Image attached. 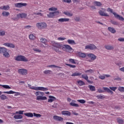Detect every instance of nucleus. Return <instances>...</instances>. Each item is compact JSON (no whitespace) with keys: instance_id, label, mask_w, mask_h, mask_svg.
Returning a JSON list of instances; mask_svg holds the SVG:
<instances>
[{"instance_id":"nucleus-31","label":"nucleus","mask_w":124,"mask_h":124,"mask_svg":"<svg viewBox=\"0 0 124 124\" xmlns=\"http://www.w3.org/2000/svg\"><path fill=\"white\" fill-rule=\"evenodd\" d=\"M93 3L94 5H96V6H101V5H102L101 2L99 1H94Z\"/></svg>"},{"instance_id":"nucleus-58","label":"nucleus","mask_w":124,"mask_h":124,"mask_svg":"<svg viewBox=\"0 0 124 124\" xmlns=\"http://www.w3.org/2000/svg\"><path fill=\"white\" fill-rule=\"evenodd\" d=\"M99 79H101V80H104L105 79V76L104 75H100L99 76Z\"/></svg>"},{"instance_id":"nucleus-35","label":"nucleus","mask_w":124,"mask_h":124,"mask_svg":"<svg viewBox=\"0 0 124 124\" xmlns=\"http://www.w3.org/2000/svg\"><path fill=\"white\" fill-rule=\"evenodd\" d=\"M46 67H51V68L54 67L55 68H62V67H60V66H57L56 65H49L47 66Z\"/></svg>"},{"instance_id":"nucleus-23","label":"nucleus","mask_w":124,"mask_h":124,"mask_svg":"<svg viewBox=\"0 0 124 124\" xmlns=\"http://www.w3.org/2000/svg\"><path fill=\"white\" fill-rule=\"evenodd\" d=\"M10 7L9 5L3 6L0 7V9L1 10H9Z\"/></svg>"},{"instance_id":"nucleus-8","label":"nucleus","mask_w":124,"mask_h":124,"mask_svg":"<svg viewBox=\"0 0 124 124\" xmlns=\"http://www.w3.org/2000/svg\"><path fill=\"white\" fill-rule=\"evenodd\" d=\"M3 93H7L8 94H13V93L15 94V96H18V95H21V93L19 92H16L12 90H11L8 92H3Z\"/></svg>"},{"instance_id":"nucleus-41","label":"nucleus","mask_w":124,"mask_h":124,"mask_svg":"<svg viewBox=\"0 0 124 124\" xmlns=\"http://www.w3.org/2000/svg\"><path fill=\"white\" fill-rule=\"evenodd\" d=\"M1 87H2V88H4V89H11V87H10L9 85H0Z\"/></svg>"},{"instance_id":"nucleus-30","label":"nucleus","mask_w":124,"mask_h":124,"mask_svg":"<svg viewBox=\"0 0 124 124\" xmlns=\"http://www.w3.org/2000/svg\"><path fill=\"white\" fill-rule=\"evenodd\" d=\"M63 14L66 16H68V17H72V16H73V14L70 13L69 12H64Z\"/></svg>"},{"instance_id":"nucleus-50","label":"nucleus","mask_w":124,"mask_h":124,"mask_svg":"<svg viewBox=\"0 0 124 124\" xmlns=\"http://www.w3.org/2000/svg\"><path fill=\"white\" fill-rule=\"evenodd\" d=\"M66 65H67V66H69V67H70L71 68H75V67H76V65H71L70 64H65Z\"/></svg>"},{"instance_id":"nucleus-26","label":"nucleus","mask_w":124,"mask_h":124,"mask_svg":"<svg viewBox=\"0 0 124 124\" xmlns=\"http://www.w3.org/2000/svg\"><path fill=\"white\" fill-rule=\"evenodd\" d=\"M25 116L28 117V118H32L33 117V113L31 112H28L24 113Z\"/></svg>"},{"instance_id":"nucleus-14","label":"nucleus","mask_w":124,"mask_h":124,"mask_svg":"<svg viewBox=\"0 0 124 124\" xmlns=\"http://www.w3.org/2000/svg\"><path fill=\"white\" fill-rule=\"evenodd\" d=\"M113 15L115 17V18H117V19H119V20H120V21H124V18L123 16H120V15L117 14L116 13H113Z\"/></svg>"},{"instance_id":"nucleus-17","label":"nucleus","mask_w":124,"mask_h":124,"mask_svg":"<svg viewBox=\"0 0 124 124\" xmlns=\"http://www.w3.org/2000/svg\"><path fill=\"white\" fill-rule=\"evenodd\" d=\"M53 119L55 121H58L59 122H62V121H63V118L61 117L60 116H58L57 115H54L53 116Z\"/></svg>"},{"instance_id":"nucleus-13","label":"nucleus","mask_w":124,"mask_h":124,"mask_svg":"<svg viewBox=\"0 0 124 124\" xmlns=\"http://www.w3.org/2000/svg\"><path fill=\"white\" fill-rule=\"evenodd\" d=\"M27 16V14L21 13V14H17L16 15V17L17 18V19H19V18H26Z\"/></svg>"},{"instance_id":"nucleus-29","label":"nucleus","mask_w":124,"mask_h":124,"mask_svg":"<svg viewBox=\"0 0 124 124\" xmlns=\"http://www.w3.org/2000/svg\"><path fill=\"white\" fill-rule=\"evenodd\" d=\"M59 22H68L69 21V18H60L58 19Z\"/></svg>"},{"instance_id":"nucleus-27","label":"nucleus","mask_w":124,"mask_h":124,"mask_svg":"<svg viewBox=\"0 0 124 124\" xmlns=\"http://www.w3.org/2000/svg\"><path fill=\"white\" fill-rule=\"evenodd\" d=\"M14 118L16 120H20L21 119H23V116L20 114L16 115L14 116Z\"/></svg>"},{"instance_id":"nucleus-1","label":"nucleus","mask_w":124,"mask_h":124,"mask_svg":"<svg viewBox=\"0 0 124 124\" xmlns=\"http://www.w3.org/2000/svg\"><path fill=\"white\" fill-rule=\"evenodd\" d=\"M35 94L36 96V100H47V97L43 96L45 95L44 92L37 91L35 92Z\"/></svg>"},{"instance_id":"nucleus-6","label":"nucleus","mask_w":124,"mask_h":124,"mask_svg":"<svg viewBox=\"0 0 124 124\" xmlns=\"http://www.w3.org/2000/svg\"><path fill=\"white\" fill-rule=\"evenodd\" d=\"M62 49L63 51H66L68 53H70L72 51V47L68 45H63Z\"/></svg>"},{"instance_id":"nucleus-12","label":"nucleus","mask_w":124,"mask_h":124,"mask_svg":"<svg viewBox=\"0 0 124 124\" xmlns=\"http://www.w3.org/2000/svg\"><path fill=\"white\" fill-rule=\"evenodd\" d=\"M4 46H6V47H9V48H15V45L12 43H5L3 44Z\"/></svg>"},{"instance_id":"nucleus-18","label":"nucleus","mask_w":124,"mask_h":124,"mask_svg":"<svg viewBox=\"0 0 124 124\" xmlns=\"http://www.w3.org/2000/svg\"><path fill=\"white\" fill-rule=\"evenodd\" d=\"M2 93H3V92H1V91H0V98L1 100H5L7 99V96H6V95H5V94H1Z\"/></svg>"},{"instance_id":"nucleus-20","label":"nucleus","mask_w":124,"mask_h":124,"mask_svg":"<svg viewBox=\"0 0 124 124\" xmlns=\"http://www.w3.org/2000/svg\"><path fill=\"white\" fill-rule=\"evenodd\" d=\"M49 98L48 99V102H50L52 103L53 102V101H55V100H56V99H57V98H56V97H55V96H52V95H49L48 96Z\"/></svg>"},{"instance_id":"nucleus-36","label":"nucleus","mask_w":124,"mask_h":124,"mask_svg":"<svg viewBox=\"0 0 124 124\" xmlns=\"http://www.w3.org/2000/svg\"><path fill=\"white\" fill-rule=\"evenodd\" d=\"M40 41L42 43H43L44 44H45V45H46L47 43V40L45 38H41Z\"/></svg>"},{"instance_id":"nucleus-57","label":"nucleus","mask_w":124,"mask_h":124,"mask_svg":"<svg viewBox=\"0 0 124 124\" xmlns=\"http://www.w3.org/2000/svg\"><path fill=\"white\" fill-rule=\"evenodd\" d=\"M107 11L108 12H110L111 13H112V14H114L113 13H115V12H113V10L110 8L107 9Z\"/></svg>"},{"instance_id":"nucleus-55","label":"nucleus","mask_w":124,"mask_h":124,"mask_svg":"<svg viewBox=\"0 0 124 124\" xmlns=\"http://www.w3.org/2000/svg\"><path fill=\"white\" fill-rule=\"evenodd\" d=\"M24 110H19V111H16V114H19V115H23Z\"/></svg>"},{"instance_id":"nucleus-60","label":"nucleus","mask_w":124,"mask_h":124,"mask_svg":"<svg viewBox=\"0 0 124 124\" xmlns=\"http://www.w3.org/2000/svg\"><path fill=\"white\" fill-rule=\"evenodd\" d=\"M96 97H97L98 99H102V98H104V96L101 95H98L96 96Z\"/></svg>"},{"instance_id":"nucleus-54","label":"nucleus","mask_w":124,"mask_h":124,"mask_svg":"<svg viewBox=\"0 0 124 124\" xmlns=\"http://www.w3.org/2000/svg\"><path fill=\"white\" fill-rule=\"evenodd\" d=\"M33 51L35 52H37V53H40L41 52V50H40L39 48H34L33 49Z\"/></svg>"},{"instance_id":"nucleus-45","label":"nucleus","mask_w":124,"mask_h":124,"mask_svg":"<svg viewBox=\"0 0 124 124\" xmlns=\"http://www.w3.org/2000/svg\"><path fill=\"white\" fill-rule=\"evenodd\" d=\"M48 10L49 11H57V10H58V8L52 7L49 8Z\"/></svg>"},{"instance_id":"nucleus-4","label":"nucleus","mask_w":124,"mask_h":124,"mask_svg":"<svg viewBox=\"0 0 124 124\" xmlns=\"http://www.w3.org/2000/svg\"><path fill=\"white\" fill-rule=\"evenodd\" d=\"M28 87L31 89L32 90H34V91H42L43 92H46V91H48L47 88H45L44 87H31V85L28 84Z\"/></svg>"},{"instance_id":"nucleus-25","label":"nucleus","mask_w":124,"mask_h":124,"mask_svg":"<svg viewBox=\"0 0 124 124\" xmlns=\"http://www.w3.org/2000/svg\"><path fill=\"white\" fill-rule=\"evenodd\" d=\"M108 30L109 31L111 32V33H116V30H115L113 27H108Z\"/></svg>"},{"instance_id":"nucleus-46","label":"nucleus","mask_w":124,"mask_h":124,"mask_svg":"<svg viewBox=\"0 0 124 124\" xmlns=\"http://www.w3.org/2000/svg\"><path fill=\"white\" fill-rule=\"evenodd\" d=\"M77 102H79V103H81L82 104L86 103V101L84 99L77 100Z\"/></svg>"},{"instance_id":"nucleus-22","label":"nucleus","mask_w":124,"mask_h":124,"mask_svg":"<svg viewBox=\"0 0 124 124\" xmlns=\"http://www.w3.org/2000/svg\"><path fill=\"white\" fill-rule=\"evenodd\" d=\"M77 55L78 56V57H80V58H86V57L87 56L86 54L82 53L81 52H78Z\"/></svg>"},{"instance_id":"nucleus-47","label":"nucleus","mask_w":124,"mask_h":124,"mask_svg":"<svg viewBox=\"0 0 124 124\" xmlns=\"http://www.w3.org/2000/svg\"><path fill=\"white\" fill-rule=\"evenodd\" d=\"M118 91L120 92V93H124V87H119L118 88Z\"/></svg>"},{"instance_id":"nucleus-56","label":"nucleus","mask_w":124,"mask_h":124,"mask_svg":"<svg viewBox=\"0 0 124 124\" xmlns=\"http://www.w3.org/2000/svg\"><path fill=\"white\" fill-rule=\"evenodd\" d=\"M5 47H0V54H2L3 51H5Z\"/></svg>"},{"instance_id":"nucleus-51","label":"nucleus","mask_w":124,"mask_h":124,"mask_svg":"<svg viewBox=\"0 0 124 124\" xmlns=\"http://www.w3.org/2000/svg\"><path fill=\"white\" fill-rule=\"evenodd\" d=\"M51 72H52L51 70H46L44 71V74H50V73H51Z\"/></svg>"},{"instance_id":"nucleus-42","label":"nucleus","mask_w":124,"mask_h":124,"mask_svg":"<svg viewBox=\"0 0 124 124\" xmlns=\"http://www.w3.org/2000/svg\"><path fill=\"white\" fill-rule=\"evenodd\" d=\"M81 78L85 80H88V79H89V77H88V75L87 74L82 75Z\"/></svg>"},{"instance_id":"nucleus-39","label":"nucleus","mask_w":124,"mask_h":124,"mask_svg":"<svg viewBox=\"0 0 124 124\" xmlns=\"http://www.w3.org/2000/svg\"><path fill=\"white\" fill-rule=\"evenodd\" d=\"M81 75H82V74L80 73L76 72V73L72 74L71 76H72L73 77H74L75 76H80Z\"/></svg>"},{"instance_id":"nucleus-38","label":"nucleus","mask_w":124,"mask_h":124,"mask_svg":"<svg viewBox=\"0 0 124 124\" xmlns=\"http://www.w3.org/2000/svg\"><path fill=\"white\" fill-rule=\"evenodd\" d=\"M47 16L48 18H54L55 17L53 12H50L49 14L47 15Z\"/></svg>"},{"instance_id":"nucleus-33","label":"nucleus","mask_w":124,"mask_h":124,"mask_svg":"<svg viewBox=\"0 0 124 124\" xmlns=\"http://www.w3.org/2000/svg\"><path fill=\"white\" fill-rule=\"evenodd\" d=\"M88 88H89L90 91L92 92H94L95 91V87L93 85H89Z\"/></svg>"},{"instance_id":"nucleus-5","label":"nucleus","mask_w":124,"mask_h":124,"mask_svg":"<svg viewBox=\"0 0 124 124\" xmlns=\"http://www.w3.org/2000/svg\"><path fill=\"white\" fill-rule=\"evenodd\" d=\"M36 27L38 30H44L47 28V24L45 22H39L36 24Z\"/></svg>"},{"instance_id":"nucleus-32","label":"nucleus","mask_w":124,"mask_h":124,"mask_svg":"<svg viewBox=\"0 0 124 124\" xmlns=\"http://www.w3.org/2000/svg\"><path fill=\"white\" fill-rule=\"evenodd\" d=\"M77 83H78V86H84L85 85V82L83 81L82 80H78L77 81Z\"/></svg>"},{"instance_id":"nucleus-43","label":"nucleus","mask_w":124,"mask_h":124,"mask_svg":"<svg viewBox=\"0 0 124 124\" xmlns=\"http://www.w3.org/2000/svg\"><path fill=\"white\" fill-rule=\"evenodd\" d=\"M33 115L34 117H36V118H40L42 116L40 114H37V113H36L34 112L33 113Z\"/></svg>"},{"instance_id":"nucleus-34","label":"nucleus","mask_w":124,"mask_h":124,"mask_svg":"<svg viewBox=\"0 0 124 124\" xmlns=\"http://www.w3.org/2000/svg\"><path fill=\"white\" fill-rule=\"evenodd\" d=\"M2 15L4 16V17H7L10 15V14L8 12H3L2 13Z\"/></svg>"},{"instance_id":"nucleus-44","label":"nucleus","mask_w":124,"mask_h":124,"mask_svg":"<svg viewBox=\"0 0 124 124\" xmlns=\"http://www.w3.org/2000/svg\"><path fill=\"white\" fill-rule=\"evenodd\" d=\"M94 72V70H93V69H89V70H85V73H93Z\"/></svg>"},{"instance_id":"nucleus-7","label":"nucleus","mask_w":124,"mask_h":124,"mask_svg":"<svg viewBox=\"0 0 124 124\" xmlns=\"http://www.w3.org/2000/svg\"><path fill=\"white\" fill-rule=\"evenodd\" d=\"M17 72L20 75H27L28 74V70L26 69H19Z\"/></svg>"},{"instance_id":"nucleus-62","label":"nucleus","mask_w":124,"mask_h":124,"mask_svg":"<svg viewBox=\"0 0 124 124\" xmlns=\"http://www.w3.org/2000/svg\"><path fill=\"white\" fill-rule=\"evenodd\" d=\"M34 15H39V16H43V14L41 13H34Z\"/></svg>"},{"instance_id":"nucleus-9","label":"nucleus","mask_w":124,"mask_h":124,"mask_svg":"<svg viewBox=\"0 0 124 124\" xmlns=\"http://www.w3.org/2000/svg\"><path fill=\"white\" fill-rule=\"evenodd\" d=\"M106 10L105 9H102V10H100L99 11V14L101 15V16H105V17H109V15L108 14L105 13Z\"/></svg>"},{"instance_id":"nucleus-10","label":"nucleus","mask_w":124,"mask_h":124,"mask_svg":"<svg viewBox=\"0 0 124 124\" xmlns=\"http://www.w3.org/2000/svg\"><path fill=\"white\" fill-rule=\"evenodd\" d=\"M28 4L27 3H17L15 4V7H18V8H21L23 6H27Z\"/></svg>"},{"instance_id":"nucleus-11","label":"nucleus","mask_w":124,"mask_h":124,"mask_svg":"<svg viewBox=\"0 0 124 124\" xmlns=\"http://www.w3.org/2000/svg\"><path fill=\"white\" fill-rule=\"evenodd\" d=\"M96 46L93 44H90L85 46V49H89L90 50H94V49H96Z\"/></svg>"},{"instance_id":"nucleus-37","label":"nucleus","mask_w":124,"mask_h":124,"mask_svg":"<svg viewBox=\"0 0 124 124\" xmlns=\"http://www.w3.org/2000/svg\"><path fill=\"white\" fill-rule=\"evenodd\" d=\"M67 42L69 44L71 45L76 44L75 41L73 40L69 39L67 40Z\"/></svg>"},{"instance_id":"nucleus-52","label":"nucleus","mask_w":124,"mask_h":124,"mask_svg":"<svg viewBox=\"0 0 124 124\" xmlns=\"http://www.w3.org/2000/svg\"><path fill=\"white\" fill-rule=\"evenodd\" d=\"M54 16H58L60 15V12L59 11H57L55 12H53Z\"/></svg>"},{"instance_id":"nucleus-40","label":"nucleus","mask_w":124,"mask_h":124,"mask_svg":"<svg viewBox=\"0 0 124 124\" xmlns=\"http://www.w3.org/2000/svg\"><path fill=\"white\" fill-rule=\"evenodd\" d=\"M36 37L34 35L31 34L29 35V39H31V40H34L35 39Z\"/></svg>"},{"instance_id":"nucleus-63","label":"nucleus","mask_w":124,"mask_h":124,"mask_svg":"<svg viewBox=\"0 0 124 124\" xmlns=\"http://www.w3.org/2000/svg\"><path fill=\"white\" fill-rule=\"evenodd\" d=\"M118 41H120V42H124V38H120L118 39Z\"/></svg>"},{"instance_id":"nucleus-19","label":"nucleus","mask_w":124,"mask_h":124,"mask_svg":"<svg viewBox=\"0 0 124 124\" xmlns=\"http://www.w3.org/2000/svg\"><path fill=\"white\" fill-rule=\"evenodd\" d=\"M2 53L5 58H9V57H10V55L9 53L7 52V49L6 48L5 51H3Z\"/></svg>"},{"instance_id":"nucleus-64","label":"nucleus","mask_w":124,"mask_h":124,"mask_svg":"<svg viewBox=\"0 0 124 124\" xmlns=\"http://www.w3.org/2000/svg\"><path fill=\"white\" fill-rule=\"evenodd\" d=\"M64 2H66L67 3H70L71 2V0H63Z\"/></svg>"},{"instance_id":"nucleus-28","label":"nucleus","mask_w":124,"mask_h":124,"mask_svg":"<svg viewBox=\"0 0 124 124\" xmlns=\"http://www.w3.org/2000/svg\"><path fill=\"white\" fill-rule=\"evenodd\" d=\"M105 48L107 49V50H113L114 49V47L111 45H106L105 46Z\"/></svg>"},{"instance_id":"nucleus-21","label":"nucleus","mask_w":124,"mask_h":124,"mask_svg":"<svg viewBox=\"0 0 124 124\" xmlns=\"http://www.w3.org/2000/svg\"><path fill=\"white\" fill-rule=\"evenodd\" d=\"M76 101L72 100V102L70 103V106H72L73 107H79V105L78 104L75 103Z\"/></svg>"},{"instance_id":"nucleus-48","label":"nucleus","mask_w":124,"mask_h":124,"mask_svg":"<svg viewBox=\"0 0 124 124\" xmlns=\"http://www.w3.org/2000/svg\"><path fill=\"white\" fill-rule=\"evenodd\" d=\"M69 62H71V63H73L74 64H76V62H75V60L73 59H69Z\"/></svg>"},{"instance_id":"nucleus-16","label":"nucleus","mask_w":124,"mask_h":124,"mask_svg":"<svg viewBox=\"0 0 124 124\" xmlns=\"http://www.w3.org/2000/svg\"><path fill=\"white\" fill-rule=\"evenodd\" d=\"M62 115H64V116H68V117H70V115H71V112L67 110H63L62 111Z\"/></svg>"},{"instance_id":"nucleus-15","label":"nucleus","mask_w":124,"mask_h":124,"mask_svg":"<svg viewBox=\"0 0 124 124\" xmlns=\"http://www.w3.org/2000/svg\"><path fill=\"white\" fill-rule=\"evenodd\" d=\"M89 58H91V61H94V60L96 59V56H95L93 54L90 53L87 55Z\"/></svg>"},{"instance_id":"nucleus-2","label":"nucleus","mask_w":124,"mask_h":124,"mask_svg":"<svg viewBox=\"0 0 124 124\" xmlns=\"http://www.w3.org/2000/svg\"><path fill=\"white\" fill-rule=\"evenodd\" d=\"M52 49L57 53H60V49L62 48V45L59 43L53 42L52 44Z\"/></svg>"},{"instance_id":"nucleus-49","label":"nucleus","mask_w":124,"mask_h":124,"mask_svg":"<svg viewBox=\"0 0 124 124\" xmlns=\"http://www.w3.org/2000/svg\"><path fill=\"white\" fill-rule=\"evenodd\" d=\"M117 122L118 124H124V120L120 118H117Z\"/></svg>"},{"instance_id":"nucleus-61","label":"nucleus","mask_w":124,"mask_h":124,"mask_svg":"<svg viewBox=\"0 0 124 124\" xmlns=\"http://www.w3.org/2000/svg\"><path fill=\"white\" fill-rule=\"evenodd\" d=\"M65 39H66V38L63 37H59L58 38V40H59L60 41H63V40H65Z\"/></svg>"},{"instance_id":"nucleus-53","label":"nucleus","mask_w":124,"mask_h":124,"mask_svg":"<svg viewBox=\"0 0 124 124\" xmlns=\"http://www.w3.org/2000/svg\"><path fill=\"white\" fill-rule=\"evenodd\" d=\"M109 88L110 90H111V91H113V92H115L116 90H117V89H118V88L117 87H109Z\"/></svg>"},{"instance_id":"nucleus-24","label":"nucleus","mask_w":124,"mask_h":124,"mask_svg":"<svg viewBox=\"0 0 124 124\" xmlns=\"http://www.w3.org/2000/svg\"><path fill=\"white\" fill-rule=\"evenodd\" d=\"M103 89L104 90V91H106L107 93H111V94H113V93H114V92H113V91H112L107 87H103Z\"/></svg>"},{"instance_id":"nucleus-59","label":"nucleus","mask_w":124,"mask_h":124,"mask_svg":"<svg viewBox=\"0 0 124 124\" xmlns=\"http://www.w3.org/2000/svg\"><path fill=\"white\" fill-rule=\"evenodd\" d=\"M3 35H5V31H0V36H3Z\"/></svg>"},{"instance_id":"nucleus-3","label":"nucleus","mask_w":124,"mask_h":124,"mask_svg":"<svg viewBox=\"0 0 124 124\" xmlns=\"http://www.w3.org/2000/svg\"><path fill=\"white\" fill-rule=\"evenodd\" d=\"M15 60L17 62H29L28 58L23 55H18L15 57Z\"/></svg>"}]
</instances>
